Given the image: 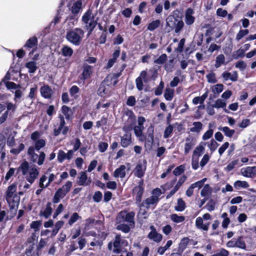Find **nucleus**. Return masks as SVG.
<instances>
[{
    "mask_svg": "<svg viewBox=\"0 0 256 256\" xmlns=\"http://www.w3.org/2000/svg\"><path fill=\"white\" fill-rule=\"evenodd\" d=\"M62 55L64 56L70 58L73 54V50L72 48L67 46H64L61 50Z\"/></svg>",
    "mask_w": 256,
    "mask_h": 256,
    "instance_id": "e433bc0d",
    "label": "nucleus"
},
{
    "mask_svg": "<svg viewBox=\"0 0 256 256\" xmlns=\"http://www.w3.org/2000/svg\"><path fill=\"white\" fill-rule=\"evenodd\" d=\"M125 222L134 224V218L135 215L134 213V212L127 213L125 212Z\"/></svg>",
    "mask_w": 256,
    "mask_h": 256,
    "instance_id": "6e6d98bb",
    "label": "nucleus"
},
{
    "mask_svg": "<svg viewBox=\"0 0 256 256\" xmlns=\"http://www.w3.org/2000/svg\"><path fill=\"white\" fill-rule=\"evenodd\" d=\"M186 208V203L181 198L178 200L177 204L174 207V209L177 212H182Z\"/></svg>",
    "mask_w": 256,
    "mask_h": 256,
    "instance_id": "4c0bfd02",
    "label": "nucleus"
},
{
    "mask_svg": "<svg viewBox=\"0 0 256 256\" xmlns=\"http://www.w3.org/2000/svg\"><path fill=\"white\" fill-rule=\"evenodd\" d=\"M226 103L222 100L218 98L216 100L214 104L212 105L213 108H222L225 112L228 113L229 111L226 108Z\"/></svg>",
    "mask_w": 256,
    "mask_h": 256,
    "instance_id": "c85d7f7f",
    "label": "nucleus"
},
{
    "mask_svg": "<svg viewBox=\"0 0 256 256\" xmlns=\"http://www.w3.org/2000/svg\"><path fill=\"white\" fill-rule=\"evenodd\" d=\"M57 158L60 162H62L65 160H67L66 153L62 150H59L58 153Z\"/></svg>",
    "mask_w": 256,
    "mask_h": 256,
    "instance_id": "052dcab7",
    "label": "nucleus"
},
{
    "mask_svg": "<svg viewBox=\"0 0 256 256\" xmlns=\"http://www.w3.org/2000/svg\"><path fill=\"white\" fill-rule=\"evenodd\" d=\"M46 180H47V176L45 175H43L40 178V181H39V186L40 188H46L48 186V182L46 184H44V182Z\"/></svg>",
    "mask_w": 256,
    "mask_h": 256,
    "instance_id": "0e129e2a",
    "label": "nucleus"
},
{
    "mask_svg": "<svg viewBox=\"0 0 256 256\" xmlns=\"http://www.w3.org/2000/svg\"><path fill=\"white\" fill-rule=\"evenodd\" d=\"M234 186L236 189H239L240 188H248L249 187V184L246 181L237 180L234 182Z\"/></svg>",
    "mask_w": 256,
    "mask_h": 256,
    "instance_id": "c03bdc74",
    "label": "nucleus"
},
{
    "mask_svg": "<svg viewBox=\"0 0 256 256\" xmlns=\"http://www.w3.org/2000/svg\"><path fill=\"white\" fill-rule=\"evenodd\" d=\"M116 229L123 232L124 233H128L130 230V226L124 224H120L116 226Z\"/></svg>",
    "mask_w": 256,
    "mask_h": 256,
    "instance_id": "bf43d9fd",
    "label": "nucleus"
},
{
    "mask_svg": "<svg viewBox=\"0 0 256 256\" xmlns=\"http://www.w3.org/2000/svg\"><path fill=\"white\" fill-rule=\"evenodd\" d=\"M238 164L239 160H234L228 164V166L224 168V170L228 172H230Z\"/></svg>",
    "mask_w": 256,
    "mask_h": 256,
    "instance_id": "49530a36",
    "label": "nucleus"
},
{
    "mask_svg": "<svg viewBox=\"0 0 256 256\" xmlns=\"http://www.w3.org/2000/svg\"><path fill=\"white\" fill-rule=\"evenodd\" d=\"M236 247L242 249H246V245L242 237H239L237 239L236 238Z\"/></svg>",
    "mask_w": 256,
    "mask_h": 256,
    "instance_id": "5fc2aeb1",
    "label": "nucleus"
},
{
    "mask_svg": "<svg viewBox=\"0 0 256 256\" xmlns=\"http://www.w3.org/2000/svg\"><path fill=\"white\" fill-rule=\"evenodd\" d=\"M222 76L224 80H230L232 82H236L238 80V73L236 71H233L232 72H224Z\"/></svg>",
    "mask_w": 256,
    "mask_h": 256,
    "instance_id": "5701e85b",
    "label": "nucleus"
},
{
    "mask_svg": "<svg viewBox=\"0 0 256 256\" xmlns=\"http://www.w3.org/2000/svg\"><path fill=\"white\" fill-rule=\"evenodd\" d=\"M195 144L193 139L188 136L186 138L184 144V153L188 154L194 146Z\"/></svg>",
    "mask_w": 256,
    "mask_h": 256,
    "instance_id": "a878e982",
    "label": "nucleus"
},
{
    "mask_svg": "<svg viewBox=\"0 0 256 256\" xmlns=\"http://www.w3.org/2000/svg\"><path fill=\"white\" fill-rule=\"evenodd\" d=\"M147 162L144 160L142 161H138L134 169V174L138 178H142L145 174L146 170Z\"/></svg>",
    "mask_w": 256,
    "mask_h": 256,
    "instance_id": "9b49d317",
    "label": "nucleus"
},
{
    "mask_svg": "<svg viewBox=\"0 0 256 256\" xmlns=\"http://www.w3.org/2000/svg\"><path fill=\"white\" fill-rule=\"evenodd\" d=\"M150 228L151 231L148 234V238L156 242H160L162 240V235L156 232L153 226H151Z\"/></svg>",
    "mask_w": 256,
    "mask_h": 256,
    "instance_id": "6ab92c4d",
    "label": "nucleus"
},
{
    "mask_svg": "<svg viewBox=\"0 0 256 256\" xmlns=\"http://www.w3.org/2000/svg\"><path fill=\"white\" fill-rule=\"evenodd\" d=\"M167 60V56L166 54H162L160 55L156 60L154 62L156 64H164V62Z\"/></svg>",
    "mask_w": 256,
    "mask_h": 256,
    "instance_id": "774afa93",
    "label": "nucleus"
},
{
    "mask_svg": "<svg viewBox=\"0 0 256 256\" xmlns=\"http://www.w3.org/2000/svg\"><path fill=\"white\" fill-rule=\"evenodd\" d=\"M184 26V22L176 18L174 16H168L166 20V30L170 32L174 30L176 33H178L182 28Z\"/></svg>",
    "mask_w": 256,
    "mask_h": 256,
    "instance_id": "423d86ee",
    "label": "nucleus"
},
{
    "mask_svg": "<svg viewBox=\"0 0 256 256\" xmlns=\"http://www.w3.org/2000/svg\"><path fill=\"white\" fill-rule=\"evenodd\" d=\"M206 78H207L208 82L209 83L214 84L218 82V80L216 78V74L213 72L206 74Z\"/></svg>",
    "mask_w": 256,
    "mask_h": 256,
    "instance_id": "4d7b16f0",
    "label": "nucleus"
},
{
    "mask_svg": "<svg viewBox=\"0 0 256 256\" xmlns=\"http://www.w3.org/2000/svg\"><path fill=\"white\" fill-rule=\"evenodd\" d=\"M70 94L73 99H76L78 97L80 88L76 86H72L70 89Z\"/></svg>",
    "mask_w": 256,
    "mask_h": 256,
    "instance_id": "c9c22d12",
    "label": "nucleus"
},
{
    "mask_svg": "<svg viewBox=\"0 0 256 256\" xmlns=\"http://www.w3.org/2000/svg\"><path fill=\"white\" fill-rule=\"evenodd\" d=\"M30 184H28L26 182H21L18 186L19 196H22L25 194L28 193L30 188Z\"/></svg>",
    "mask_w": 256,
    "mask_h": 256,
    "instance_id": "b1692460",
    "label": "nucleus"
},
{
    "mask_svg": "<svg viewBox=\"0 0 256 256\" xmlns=\"http://www.w3.org/2000/svg\"><path fill=\"white\" fill-rule=\"evenodd\" d=\"M26 67L30 73H34L38 68L37 64L34 61H30L26 64Z\"/></svg>",
    "mask_w": 256,
    "mask_h": 256,
    "instance_id": "473e14b6",
    "label": "nucleus"
},
{
    "mask_svg": "<svg viewBox=\"0 0 256 256\" xmlns=\"http://www.w3.org/2000/svg\"><path fill=\"white\" fill-rule=\"evenodd\" d=\"M18 170H21L26 180L30 184L34 182L39 174L38 168L35 166H30L28 162L26 161L21 164Z\"/></svg>",
    "mask_w": 256,
    "mask_h": 256,
    "instance_id": "f03ea898",
    "label": "nucleus"
},
{
    "mask_svg": "<svg viewBox=\"0 0 256 256\" xmlns=\"http://www.w3.org/2000/svg\"><path fill=\"white\" fill-rule=\"evenodd\" d=\"M46 144V140L42 138L34 142V146L28 148L27 152L30 160L34 163L37 164L38 166H42L44 161L46 154L44 152H41L38 155L35 152V150L39 151L41 148L44 147Z\"/></svg>",
    "mask_w": 256,
    "mask_h": 256,
    "instance_id": "f257e3e1",
    "label": "nucleus"
},
{
    "mask_svg": "<svg viewBox=\"0 0 256 256\" xmlns=\"http://www.w3.org/2000/svg\"><path fill=\"white\" fill-rule=\"evenodd\" d=\"M170 220L175 223H180L185 220V217L183 216H178L177 214H174L170 216Z\"/></svg>",
    "mask_w": 256,
    "mask_h": 256,
    "instance_id": "a19ab883",
    "label": "nucleus"
},
{
    "mask_svg": "<svg viewBox=\"0 0 256 256\" xmlns=\"http://www.w3.org/2000/svg\"><path fill=\"white\" fill-rule=\"evenodd\" d=\"M51 202H48L44 210L40 212V216H44L46 218H48L52 214V208L51 207Z\"/></svg>",
    "mask_w": 256,
    "mask_h": 256,
    "instance_id": "cd10ccee",
    "label": "nucleus"
},
{
    "mask_svg": "<svg viewBox=\"0 0 256 256\" xmlns=\"http://www.w3.org/2000/svg\"><path fill=\"white\" fill-rule=\"evenodd\" d=\"M126 167L124 165H121L114 170L113 174L114 176V178H124L126 176Z\"/></svg>",
    "mask_w": 256,
    "mask_h": 256,
    "instance_id": "bb28decb",
    "label": "nucleus"
},
{
    "mask_svg": "<svg viewBox=\"0 0 256 256\" xmlns=\"http://www.w3.org/2000/svg\"><path fill=\"white\" fill-rule=\"evenodd\" d=\"M196 226L197 228L208 231L209 228L210 223H204V220L200 216L198 217L196 220Z\"/></svg>",
    "mask_w": 256,
    "mask_h": 256,
    "instance_id": "4be33fe9",
    "label": "nucleus"
},
{
    "mask_svg": "<svg viewBox=\"0 0 256 256\" xmlns=\"http://www.w3.org/2000/svg\"><path fill=\"white\" fill-rule=\"evenodd\" d=\"M113 246L114 247L113 252L115 253H119L121 251V249L122 247L128 246V242L122 238L120 234H116Z\"/></svg>",
    "mask_w": 256,
    "mask_h": 256,
    "instance_id": "9d476101",
    "label": "nucleus"
},
{
    "mask_svg": "<svg viewBox=\"0 0 256 256\" xmlns=\"http://www.w3.org/2000/svg\"><path fill=\"white\" fill-rule=\"evenodd\" d=\"M152 196L144 200L140 204L142 206H144L147 210L150 208H154L159 201V197L162 194L161 190L159 188H156L152 192Z\"/></svg>",
    "mask_w": 256,
    "mask_h": 256,
    "instance_id": "39448f33",
    "label": "nucleus"
},
{
    "mask_svg": "<svg viewBox=\"0 0 256 256\" xmlns=\"http://www.w3.org/2000/svg\"><path fill=\"white\" fill-rule=\"evenodd\" d=\"M82 217L78 215V214L77 212H74L73 213L72 216H70V218L68 222V224L70 226H72L78 220L81 219Z\"/></svg>",
    "mask_w": 256,
    "mask_h": 256,
    "instance_id": "603ef678",
    "label": "nucleus"
},
{
    "mask_svg": "<svg viewBox=\"0 0 256 256\" xmlns=\"http://www.w3.org/2000/svg\"><path fill=\"white\" fill-rule=\"evenodd\" d=\"M224 85L221 84H218L214 86L212 88V92L214 94H220L224 90Z\"/></svg>",
    "mask_w": 256,
    "mask_h": 256,
    "instance_id": "3c124183",
    "label": "nucleus"
},
{
    "mask_svg": "<svg viewBox=\"0 0 256 256\" xmlns=\"http://www.w3.org/2000/svg\"><path fill=\"white\" fill-rule=\"evenodd\" d=\"M210 156L208 154H205L200 162V166L202 168H204L207 163L209 162Z\"/></svg>",
    "mask_w": 256,
    "mask_h": 256,
    "instance_id": "338daca9",
    "label": "nucleus"
},
{
    "mask_svg": "<svg viewBox=\"0 0 256 256\" xmlns=\"http://www.w3.org/2000/svg\"><path fill=\"white\" fill-rule=\"evenodd\" d=\"M174 127L172 125L167 126L164 132V137L165 138L170 137L172 133Z\"/></svg>",
    "mask_w": 256,
    "mask_h": 256,
    "instance_id": "680f3d73",
    "label": "nucleus"
},
{
    "mask_svg": "<svg viewBox=\"0 0 256 256\" xmlns=\"http://www.w3.org/2000/svg\"><path fill=\"white\" fill-rule=\"evenodd\" d=\"M59 118H60V126L58 128H55L54 130V134L56 136H58L66 124L63 116H60Z\"/></svg>",
    "mask_w": 256,
    "mask_h": 256,
    "instance_id": "72a5a7b5",
    "label": "nucleus"
},
{
    "mask_svg": "<svg viewBox=\"0 0 256 256\" xmlns=\"http://www.w3.org/2000/svg\"><path fill=\"white\" fill-rule=\"evenodd\" d=\"M160 24V21L156 20L152 22L148 26V30L150 31H153L156 28H158Z\"/></svg>",
    "mask_w": 256,
    "mask_h": 256,
    "instance_id": "a18cd8bd",
    "label": "nucleus"
},
{
    "mask_svg": "<svg viewBox=\"0 0 256 256\" xmlns=\"http://www.w3.org/2000/svg\"><path fill=\"white\" fill-rule=\"evenodd\" d=\"M242 174L247 178H254L256 176V166H246L242 168L240 170Z\"/></svg>",
    "mask_w": 256,
    "mask_h": 256,
    "instance_id": "a211bd4d",
    "label": "nucleus"
},
{
    "mask_svg": "<svg viewBox=\"0 0 256 256\" xmlns=\"http://www.w3.org/2000/svg\"><path fill=\"white\" fill-rule=\"evenodd\" d=\"M203 124L200 122H194L192 124V127L190 130L191 132L200 133L202 130Z\"/></svg>",
    "mask_w": 256,
    "mask_h": 256,
    "instance_id": "c756f323",
    "label": "nucleus"
},
{
    "mask_svg": "<svg viewBox=\"0 0 256 256\" xmlns=\"http://www.w3.org/2000/svg\"><path fill=\"white\" fill-rule=\"evenodd\" d=\"M211 188L208 184H206L202 190L200 194L202 196H207L211 194Z\"/></svg>",
    "mask_w": 256,
    "mask_h": 256,
    "instance_id": "864d4df0",
    "label": "nucleus"
},
{
    "mask_svg": "<svg viewBox=\"0 0 256 256\" xmlns=\"http://www.w3.org/2000/svg\"><path fill=\"white\" fill-rule=\"evenodd\" d=\"M248 34V30H240L236 36V40L238 41Z\"/></svg>",
    "mask_w": 256,
    "mask_h": 256,
    "instance_id": "e2e57ef3",
    "label": "nucleus"
},
{
    "mask_svg": "<svg viewBox=\"0 0 256 256\" xmlns=\"http://www.w3.org/2000/svg\"><path fill=\"white\" fill-rule=\"evenodd\" d=\"M123 120H126V124L127 126H124L126 127L127 130H130L136 122V116L132 111L128 110L124 114Z\"/></svg>",
    "mask_w": 256,
    "mask_h": 256,
    "instance_id": "f8f14e48",
    "label": "nucleus"
},
{
    "mask_svg": "<svg viewBox=\"0 0 256 256\" xmlns=\"http://www.w3.org/2000/svg\"><path fill=\"white\" fill-rule=\"evenodd\" d=\"M144 192L143 180H141L139 182L138 186H136L133 190V192L136 194V204L140 203Z\"/></svg>",
    "mask_w": 256,
    "mask_h": 256,
    "instance_id": "4468645a",
    "label": "nucleus"
},
{
    "mask_svg": "<svg viewBox=\"0 0 256 256\" xmlns=\"http://www.w3.org/2000/svg\"><path fill=\"white\" fill-rule=\"evenodd\" d=\"M199 157L192 156V168L196 170H197L200 166L199 164Z\"/></svg>",
    "mask_w": 256,
    "mask_h": 256,
    "instance_id": "13d9d810",
    "label": "nucleus"
},
{
    "mask_svg": "<svg viewBox=\"0 0 256 256\" xmlns=\"http://www.w3.org/2000/svg\"><path fill=\"white\" fill-rule=\"evenodd\" d=\"M190 240L188 237H184L182 238L179 244L178 248L179 250H181L182 252L184 251L188 245Z\"/></svg>",
    "mask_w": 256,
    "mask_h": 256,
    "instance_id": "79ce46f5",
    "label": "nucleus"
},
{
    "mask_svg": "<svg viewBox=\"0 0 256 256\" xmlns=\"http://www.w3.org/2000/svg\"><path fill=\"white\" fill-rule=\"evenodd\" d=\"M174 90L170 88H166L164 96L166 100L168 101H170L174 98Z\"/></svg>",
    "mask_w": 256,
    "mask_h": 256,
    "instance_id": "ea45409f",
    "label": "nucleus"
},
{
    "mask_svg": "<svg viewBox=\"0 0 256 256\" xmlns=\"http://www.w3.org/2000/svg\"><path fill=\"white\" fill-rule=\"evenodd\" d=\"M38 47V39L36 36H32L26 42L24 48H32V50L30 52L29 55L31 56L36 50Z\"/></svg>",
    "mask_w": 256,
    "mask_h": 256,
    "instance_id": "dca6fc26",
    "label": "nucleus"
},
{
    "mask_svg": "<svg viewBox=\"0 0 256 256\" xmlns=\"http://www.w3.org/2000/svg\"><path fill=\"white\" fill-rule=\"evenodd\" d=\"M206 143L204 142H201L198 146L193 152V156L200 157L204 152L205 150V146Z\"/></svg>",
    "mask_w": 256,
    "mask_h": 256,
    "instance_id": "393cba45",
    "label": "nucleus"
},
{
    "mask_svg": "<svg viewBox=\"0 0 256 256\" xmlns=\"http://www.w3.org/2000/svg\"><path fill=\"white\" fill-rule=\"evenodd\" d=\"M76 182L78 186H87L91 184L92 180L88 177L86 172H81L78 177Z\"/></svg>",
    "mask_w": 256,
    "mask_h": 256,
    "instance_id": "2eb2a0df",
    "label": "nucleus"
},
{
    "mask_svg": "<svg viewBox=\"0 0 256 256\" xmlns=\"http://www.w3.org/2000/svg\"><path fill=\"white\" fill-rule=\"evenodd\" d=\"M228 254L229 252L227 250L224 248H220L211 256H228Z\"/></svg>",
    "mask_w": 256,
    "mask_h": 256,
    "instance_id": "69168bd1",
    "label": "nucleus"
},
{
    "mask_svg": "<svg viewBox=\"0 0 256 256\" xmlns=\"http://www.w3.org/2000/svg\"><path fill=\"white\" fill-rule=\"evenodd\" d=\"M77 18H75L73 16H68L66 20V22H68V26L70 28L74 26L77 22Z\"/></svg>",
    "mask_w": 256,
    "mask_h": 256,
    "instance_id": "09e8293b",
    "label": "nucleus"
},
{
    "mask_svg": "<svg viewBox=\"0 0 256 256\" xmlns=\"http://www.w3.org/2000/svg\"><path fill=\"white\" fill-rule=\"evenodd\" d=\"M172 241L169 240L167 242L166 244L164 246H160L158 250V253L160 255H162L164 252L168 250L172 245Z\"/></svg>",
    "mask_w": 256,
    "mask_h": 256,
    "instance_id": "37998d69",
    "label": "nucleus"
},
{
    "mask_svg": "<svg viewBox=\"0 0 256 256\" xmlns=\"http://www.w3.org/2000/svg\"><path fill=\"white\" fill-rule=\"evenodd\" d=\"M40 93L42 97L50 99L54 94V91L48 84H44L40 88Z\"/></svg>",
    "mask_w": 256,
    "mask_h": 256,
    "instance_id": "f3484780",
    "label": "nucleus"
},
{
    "mask_svg": "<svg viewBox=\"0 0 256 256\" xmlns=\"http://www.w3.org/2000/svg\"><path fill=\"white\" fill-rule=\"evenodd\" d=\"M116 84V82L114 81L112 86L111 78L106 77L101 83L98 90V94L101 96H110L112 93L113 86Z\"/></svg>",
    "mask_w": 256,
    "mask_h": 256,
    "instance_id": "6e6552de",
    "label": "nucleus"
},
{
    "mask_svg": "<svg viewBox=\"0 0 256 256\" xmlns=\"http://www.w3.org/2000/svg\"><path fill=\"white\" fill-rule=\"evenodd\" d=\"M84 36V32L80 28H76L68 32L66 35V40L75 46L80 44Z\"/></svg>",
    "mask_w": 256,
    "mask_h": 256,
    "instance_id": "0eeeda50",
    "label": "nucleus"
},
{
    "mask_svg": "<svg viewBox=\"0 0 256 256\" xmlns=\"http://www.w3.org/2000/svg\"><path fill=\"white\" fill-rule=\"evenodd\" d=\"M16 190V184L14 183L8 186L6 191V199L12 208H17L19 204L20 198Z\"/></svg>",
    "mask_w": 256,
    "mask_h": 256,
    "instance_id": "20e7f679",
    "label": "nucleus"
},
{
    "mask_svg": "<svg viewBox=\"0 0 256 256\" xmlns=\"http://www.w3.org/2000/svg\"><path fill=\"white\" fill-rule=\"evenodd\" d=\"M226 58L223 54H218L216 58L214 66L216 68H218L222 65H226Z\"/></svg>",
    "mask_w": 256,
    "mask_h": 256,
    "instance_id": "7c9ffc66",
    "label": "nucleus"
},
{
    "mask_svg": "<svg viewBox=\"0 0 256 256\" xmlns=\"http://www.w3.org/2000/svg\"><path fill=\"white\" fill-rule=\"evenodd\" d=\"M72 186V182L70 181H67L62 188H58L52 200L53 202L58 203L60 200L64 198L70 192Z\"/></svg>",
    "mask_w": 256,
    "mask_h": 256,
    "instance_id": "1a4fd4ad",
    "label": "nucleus"
},
{
    "mask_svg": "<svg viewBox=\"0 0 256 256\" xmlns=\"http://www.w3.org/2000/svg\"><path fill=\"white\" fill-rule=\"evenodd\" d=\"M62 111L66 119H69L70 118L72 112L70 108L66 106H63L62 108Z\"/></svg>",
    "mask_w": 256,
    "mask_h": 256,
    "instance_id": "de8ad7c7",
    "label": "nucleus"
},
{
    "mask_svg": "<svg viewBox=\"0 0 256 256\" xmlns=\"http://www.w3.org/2000/svg\"><path fill=\"white\" fill-rule=\"evenodd\" d=\"M84 28L88 30V36H90L98 24V20L92 14V10L88 9L84 13L82 18Z\"/></svg>",
    "mask_w": 256,
    "mask_h": 256,
    "instance_id": "7ed1b4c3",
    "label": "nucleus"
},
{
    "mask_svg": "<svg viewBox=\"0 0 256 256\" xmlns=\"http://www.w3.org/2000/svg\"><path fill=\"white\" fill-rule=\"evenodd\" d=\"M82 72V79L84 80L90 78L93 70V66L84 63L83 65Z\"/></svg>",
    "mask_w": 256,
    "mask_h": 256,
    "instance_id": "aec40b11",
    "label": "nucleus"
},
{
    "mask_svg": "<svg viewBox=\"0 0 256 256\" xmlns=\"http://www.w3.org/2000/svg\"><path fill=\"white\" fill-rule=\"evenodd\" d=\"M218 130H222L225 136L228 138H232L235 133L234 130H230L228 126L220 127Z\"/></svg>",
    "mask_w": 256,
    "mask_h": 256,
    "instance_id": "f704fd0d",
    "label": "nucleus"
},
{
    "mask_svg": "<svg viewBox=\"0 0 256 256\" xmlns=\"http://www.w3.org/2000/svg\"><path fill=\"white\" fill-rule=\"evenodd\" d=\"M64 222L62 220H59L56 222L54 226V228L52 232V236H55L58 232L59 230L64 225Z\"/></svg>",
    "mask_w": 256,
    "mask_h": 256,
    "instance_id": "8fccbe9b",
    "label": "nucleus"
},
{
    "mask_svg": "<svg viewBox=\"0 0 256 256\" xmlns=\"http://www.w3.org/2000/svg\"><path fill=\"white\" fill-rule=\"evenodd\" d=\"M122 130L126 132V134L124 136H120V144L122 147L126 148L132 142V135L130 132H128L126 126H124L122 128Z\"/></svg>",
    "mask_w": 256,
    "mask_h": 256,
    "instance_id": "ddd939ff",
    "label": "nucleus"
},
{
    "mask_svg": "<svg viewBox=\"0 0 256 256\" xmlns=\"http://www.w3.org/2000/svg\"><path fill=\"white\" fill-rule=\"evenodd\" d=\"M82 8V2L78 0L74 2L71 7L70 10L73 14H78Z\"/></svg>",
    "mask_w": 256,
    "mask_h": 256,
    "instance_id": "2f4dec72",
    "label": "nucleus"
},
{
    "mask_svg": "<svg viewBox=\"0 0 256 256\" xmlns=\"http://www.w3.org/2000/svg\"><path fill=\"white\" fill-rule=\"evenodd\" d=\"M194 11L192 9L188 8L185 14V22L187 25L192 24L194 22L195 18L193 16Z\"/></svg>",
    "mask_w": 256,
    "mask_h": 256,
    "instance_id": "412c9836",
    "label": "nucleus"
},
{
    "mask_svg": "<svg viewBox=\"0 0 256 256\" xmlns=\"http://www.w3.org/2000/svg\"><path fill=\"white\" fill-rule=\"evenodd\" d=\"M139 207V212L138 216L143 218H146L148 216V210L144 206H142L141 204H137Z\"/></svg>",
    "mask_w": 256,
    "mask_h": 256,
    "instance_id": "58836bf2",
    "label": "nucleus"
}]
</instances>
